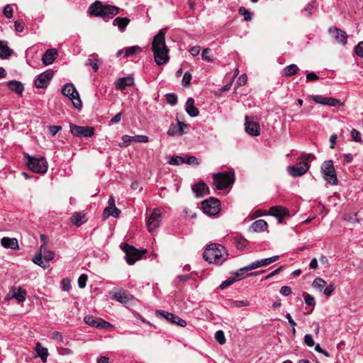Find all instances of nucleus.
<instances>
[{
  "instance_id": "62",
  "label": "nucleus",
  "mask_w": 363,
  "mask_h": 363,
  "mask_svg": "<svg viewBox=\"0 0 363 363\" xmlns=\"http://www.w3.org/2000/svg\"><path fill=\"white\" fill-rule=\"evenodd\" d=\"M60 125H50L49 126L50 133L52 137L55 136L60 130Z\"/></svg>"
},
{
  "instance_id": "43",
  "label": "nucleus",
  "mask_w": 363,
  "mask_h": 363,
  "mask_svg": "<svg viewBox=\"0 0 363 363\" xmlns=\"http://www.w3.org/2000/svg\"><path fill=\"white\" fill-rule=\"evenodd\" d=\"M141 50H142L141 48L138 45H134L132 47L127 48L125 49V52L124 57H128L129 56H132L137 52H140Z\"/></svg>"
},
{
  "instance_id": "59",
  "label": "nucleus",
  "mask_w": 363,
  "mask_h": 363,
  "mask_svg": "<svg viewBox=\"0 0 363 363\" xmlns=\"http://www.w3.org/2000/svg\"><path fill=\"white\" fill-rule=\"evenodd\" d=\"M62 289L65 291H69L71 289L70 281L68 279H63L61 281Z\"/></svg>"
},
{
  "instance_id": "30",
  "label": "nucleus",
  "mask_w": 363,
  "mask_h": 363,
  "mask_svg": "<svg viewBox=\"0 0 363 363\" xmlns=\"http://www.w3.org/2000/svg\"><path fill=\"white\" fill-rule=\"evenodd\" d=\"M186 111L191 117H196L199 115V109L194 106V100L189 98L186 103Z\"/></svg>"
},
{
  "instance_id": "2",
  "label": "nucleus",
  "mask_w": 363,
  "mask_h": 363,
  "mask_svg": "<svg viewBox=\"0 0 363 363\" xmlns=\"http://www.w3.org/2000/svg\"><path fill=\"white\" fill-rule=\"evenodd\" d=\"M120 9L112 5L103 4L100 1H96L91 4L89 9L88 13L93 16L100 17L102 18H112L119 13Z\"/></svg>"
},
{
  "instance_id": "42",
  "label": "nucleus",
  "mask_w": 363,
  "mask_h": 363,
  "mask_svg": "<svg viewBox=\"0 0 363 363\" xmlns=\"http://www.w3.org/2000/svg\"><path fill=\"white\" fill-rule=\"evenodd\" d=\"M239 13L243 16L245 21H250L252 18V13L245 7L239 9Z\"/></svg>"
},
{
  "instance_id": "55",
  "label": "nucleus",
  "mask_w": 363,
  "mask_h": 363,
  "mask_svg": "<svg viewBox=\"0 0 363 363\" xmlns=\"http://www.w3.org/2000/svg\"><path fill=\"white\" fill-rule=\"evenodd\" d=\"M354 52L358 57H363V41L359 42L354 47Z\"/></svg>"
},
{
  "instance_id": "49",
  "label": "nucleus",
  "mask_w": 363,
  "mask_h": 363,
  "mask_svg": "<svg viewBox=\"0 0 363 363\" xmlns=\"http://www.w3.org/2000/svg\"><path fill=\"white\" fill-rule=\"evenodd\" d=\"M165 98L167 102L172 106H174L177 104V96L174 94H167Z\"/></svg>"
},
{
  "instance_id": "47",
  "label": "nucleus",
  "mask_w": 363,
  "mask_h": 363,
  "mask_svg": "<svg viewBox=\"0 0 363 363\" xmlns=\"http://www.w3.org/2000/svg\"><path fill=\"white\" fill-rule=\"evenodd\" d=\"M303 296L304 298L305 303L308 306H313V307L315 306V301L313 296H311V294H309L308 293H304Z\"/></svg>"
},
{
  "instance_id": "28",
  "label": "nucleus",
  "mask_w": 363,
  "mask_h": 363,
  "mask_svg": "<svg viewBox=\"0 0 363 363\" xmlns=\"http://www.w3.org/2000/svg\"><path fill=\"white\" fill-rule=\"evenodd\" d=\"M13 53V50L9 48L7 42L0 40V58L7 59Z\"/></svg>"
},
{
  "instance_id": "12",
  "label": "nucleus",
  "mask_w": 363,
  "mask_h": 363,
  "mask_svg": "<svg viewBox=\"0 0 363 363\" xmlns=\"http://www.w3.org/2000/svg\"><path fill=\"white\" fill-rule=\"evenodd\" d=\"M70 132L75 137L90 138L94 134V128L88 126L69 125Z\"/></svg>"
},
{
  "instance_id": "11",
  "label": "nucleus",
  "mask_w": 363,
  "mask_h": 363,
  "mask_svg": "<svg viewBox=\"0 0 363 363\" xmlns=\"http://www.w3.org/2000/svg\"><path fill=\"white\" fill-rule=\"evenodd\" d=\"M84 322L89 326L99 329H110L113 326L110 323L93 315H86L84 318Z\"/></svg>"
},
{
  "instance_id": "35",
  "label": "nucleus",
  "mask_w": 363,
  "mask_h": 363,
  "mask_svg": "<svg viewBox=\"0 0 363 363\" xmlns=\"http://www.w3.org/2000/svg\"><path fill=\"white\" fill-rule=\"evenodd\" d=\"M121 213V211L114 207H106L103 212V216L104 218H106L109 216H113L114 218H118Z\"/></svg>"
},
{
  "instance_id": "40",
  "label": "nucleus",
  "mask_w": 363,
  "mask_h": 363,
  "mask_svg": "<svg viewBox=\"0 0 363 363\" xmlns=\"http://www.w3.org/2000/svg\"><path fill=\"white\" fill-rule=\"evenodd\" d=\"M167 135L169 136H179L182 135L180 132V128L175 124H171L167 130Z\"/></svg>"
},
{
  "instance_id": "21",
  "label": "nucleus",
  "mask_w": 363,
  "mask_h": 363,
  "mask_svg": "<svg viewBox=\"0 0 363 363\" xmlns=\"http://www.w3.org/2000/svg\"><path fill=\"white\" fill-rule=\"evenodd\" d=\"M279 256L275 255L271 257L264 258L260 260H257L249 264L248 269H257L259 267L267 266L272 262L277 261L279 259Z\"/></svg>"
},
{
  "instance_id": "46",
  "label": "nucleus",
  "mask_w": 363,
  "mask_h": 363,
  "mask_svg": "<svg viewBox=\"0 0 363 363\" xmlns=\"http://www.w3.org/2000/svg\"><path fill=\"white\" fill-rule=\"evenodd\" d=\"M215 339L220 345H223L225 342V337L224 335V332L221 330H218L215 333Z\"/></svg>"
},
{
  "instance_id": "52",
  "label": "nucleus",
  "mask_w": 363,
  "mask_h": 363,
  "mask_svg": "<svg viewBox=\"0 0 363 363\" xmlns=\"http://www.w3.org/2000/svg\"><path fill=\"white\" fill-rule=\"evenodd\" d=\"M3 13L7 18H11L13 17V8L11 5L6 4L3 9Z\"/></svg>"
},
{
  "instance_id": "19",
  "label": "nucleus",
  "mask_w": 363,
  "mask_h": 363,
  "mask_svg": "<svg viewBox=\"0 0 363 363\" xmlns=\"http://www.w3.org/2000/svg\"><path fill=\"white\" fill-rule=\"evenodd\" d=\"M330 33L333 35L336 41L342 45H346L347 42V35L346 32L337 28H330Z\"/></svg>"
},
{
  "instance_id": "58",
  "label": "nucleus",
  "mask_w": 363,
  "mask_h": 363,
  "mask_svg": "<svg viewBox=\"0 0 363 363\" xmlns=\"http://www.w3.org/2000/svg\"><path fill=\"white\" fill-rule=\"evenodd\" d=\"M247 75L245 74H242L238 77V79L236 82V84L238 86H244L247 83Z\"/></svg>"
},
{
  "instance_id": "1",
  "label": "nucleus",
  "mask_w": 363,
  "mask_h": 363,
  "mask_svg": "<svg viewBox=\"0 0 363 363\" xmlns=\"http://www.w3.org/2000/svg\"><path fill=\"white\" fill-rule=\"evenodd\" d=\"M152 50L155 61L157 65H164L169 61V50L165 44V33L163 30H160L158 33L154 37Z\"/></svg>"
},
{
  "instance_id": "26",
  "label": "nucleus",
  "mask_w": 363,
  "mask_h": 363,
  "mask_svg": "<svg viewBox=\"0 0 363 363\" xmlns=\"http://www.w3.org/2000/svg\"><path fill=\"white\" fill-rule=\"evenodd\" d=\"M1 244L4 248H10L11 250H18V242L16 238H9L4 237L1 240Z\"/></svg>"
},
{
  "instance_id": "13",
  "label": "nucleus",
  "mask_w": 363,
  "mask_h": 363,
  "mask_svg": "<svg viewBox=\"0 0 363 363\" xmlns=\"http://www.w3.org/2000/svg\"><path fill=\"white\" fill-rule=\"evenodd\" d=\"M316 104H322V105H328L330 106H341L342 103L339 99L332 98V97H326L321 95H311L308 96Z\"/></svg>"
},
{
  "instance_id": "61",
  "label": "nucleus",
  "mask_w": 363,
  "mask_h": 363,
  "mask_svg": "<svg viewBox=\"0 0 363 363\" xmlns=\"http://www.w3.org/2000/svg\"><path fill=\"white\" fill-rule=\"evenodd\" d=\"M133 140L135 143H147L148 142V137L146 135H135L133 136Z\"/></svg>"
},
{
  "instance_id": "56",
  "label": "nucleus",
  "mask_w": 363,
  "mask_h": 363,
  "mask_svg": "<svg viewBox=\"0 0 363 363\" xmlns=\"http://www.w3.org/2000/svg\"><path fill=\"white\" fill-rule=\"evenodd\" d=\"M184 163L188 164H199V162L198 161V159L194 156H189L186 157H184Z\"/></svg>"
},
{
  "instance_id": "63",
  "label": "nucleus",
  "mask_w": 363,
  "mask_h": 363,
  "mask_svg": "<svg viewBox=\"0 0 363 363\" xmlns=\"http://www.w3.org/2000/svg\"><path fill=\"white\" fill-rule=\"evenodd\" d=\"M304 342L309 347H313L314 345V341L313 339V336L311 334H307L304 337Z\"/></svg>"
},
{
  "instance_id": "23",
  "label": "nucleus",
  "mask_w": 363,
  "mask_h": 363,
  "mask_svg": "<svg viewBox=\"0 0 363 363\" xmlns=\"http://www.w3.org/2000/svg\"><path fill=\"white\" fill-rule=\"evenodd\" d=\"M57 55V51L56 49H48L47 50L42 57V62L45 65H51L55 60Z\"/></svg>"
},
{
  "instance_id": "15",
  "label": "nucleus",
  "mask_w": 363,
  "mask_h": 363,
  "mask_svg": "<svg viewBox=\"0 0 363 363\" xmlns=\"http://www.w3.org/2000/svg\"><path fill=\"white\" fill-rule=\"evenodd\" d=\"M156 313L157 315L166 319L171 323H174L182 327H185L186 325V322L184 320L173 313L164 311H157Z\"/></svg>"
},
{
  "instance_id": "4",
  "label": "nucleus",
  "mask_w": 363,
  "mask_h": 363,
  "mask_svg": "<svg viewBox=\"0 0 363 363\" xmlns=\"http://www.w3.org/2000/svg\"><path fill=\"white\" fill-rule=\"evenodd\" d=\"M213 184L217 189L222 190L226 189L235 182V173L233 171L223 172L213 174Z\"/></svg>"
},
{
  "instance_id": "32",
  "label": "nucleus",
  "mask_w": 363,
  "mask_h": 363,
  "mask_svg": "<svg viewBox=\"0 0 363 363\" xmlns=\"http://www.w3.org/2000/svg\"><path fill=\"white\" fill-rule=\"evenodd\" d=\"M267 228V222L262 219L253 222L250 226V229L256 233L263 232Z\"/></svg>"
},
{
  "instance_id": "34",
  "label": "nucleus",
  "mask_w": 363,
  "mask_h": 363,
  "mask_svg": "<svg viewBox=\"0 0 363 363\" xmlns=\"http://www.w3.org/2000/svg\"><path fill=\"white\" fill-rule=\"evenodd\" d=\"M35 351L41 360L43 362H46L48 356V349L43 347L40 342H37L35 345Z\"/></svg>"
},
{
  "instance_id": "33",
  "label": "nucleus",
  "mask_w": 363,
  "mask_h": 363,
  "mask_svg": "<svg viewBox=\"0 0 363 363\" xmlns=\"http://www.w3.org/2000/svg\"><path fill=\"white\" fill-rule=\"evenodd\" d=\"M248 267H249V264L247 266H245V267L240 269L239 270H238L235 273H234L235 278L238 281H239V280L244 279L245 277H246L247 276H255L257 274V272H252V273H250L245 276V274L246 272L253 269H248Z\"/></svg>"
},
{
  "instance_id": "57",
  "label": "nucleus",
  "mask_w": 363,
  "mask_h": 363,
  "mask_svg": "<svg viewBox=\"0 0 363 363\" xmlns=\"http://www.w3.org/2000/svg\"><path fill=\"white\" fill-rule=\"evenodd\" d=\"M191 74L189 72H186L182 78V85L184 86H187L191 81Z\"/></svg>"
},
{
  "instance_id": "38",
  "label": "nucleus",
  "mask_w": 363,
  "mask_h": 363,
  "mask_svg": "<svg viewBox=\"0 0 363 363\" xmlns=\"http://www.w3.org/2000/svg\"><path fill=\"white\" fill-rule=\"evenodd\" d=\"M298 69H299L297 65L291 64L289 66H286L283 69V75L285 77H291L296 74L298 72Z\"/></svg>"
},
{
  "instance_id": "36",
  "label": "nucleus",
  "mask_w": 363,
  "mask_h": 363,
  "mask_svg": "<svg viewBox=\"0 0 363 363\" xmlns=\"http://www.w3.org/2000/svg\"><path fill=\"white\" fill-rule=\"evenodd\" d=\"M8 86L10 90L13 91L18 94H22V92L24 89L23 85L20 82L15 81V80L10 81L9 82Z\"/></svg>"
},
{
  "instance_id": "51",
  "label": "nucleus",
  "mask_w": 363,
  "mask_h": 363,
  "mask_svg": "<svg viewBox=\"0 0 363 363\" xmlns=\"http://www.w3.org/2000/svg\"><path fill=\"white\" fill-rule=\"evenodd\" d=\"M52 339L57 342L59 345H62L64 344V340L62 334L57 331H55L52 334Z\"/></svg>"
},
{
  "instance_id": "64",
  "label": "nucleus",
  "mask_w": 363,
  "mask_h": 363,
  "mask_svg": "<svg viewBox=\"0 0 363 363\" xmlns=\"http://www.w3.org/2000/svg\"><path fill=\"white\" fill-rule=\"evenodd\" d=\"M280 293L285 296L290 295L292 293L291 287L288 286H284L280 289Z\"/></svg>"
},
{
  "instance_id": "7",
  "label": "nucleus",
  "mask_w": 363,
  "mask_h": 363,
  "mask_svg": "<svg viewBox=\"0 0 363 363\" xmlns=\"http://www.w3.org/2000/svg\"><path fill=\"white\" fill-rule=\"evenodd\" d=\"M321 173L324 179L330 184L336 185L338 183L335 169L332 160L325 161L321 165Z\"/></svg>"
},
{
  "instance_id": "17",
  "label": "nucleus",
  "mask_w": 363,
  "mask_h": 363,
  "mask_svg": "<svg viewBox=\"0 0 363 363\" xmlns=\"http://www.w3.org/2000/svg\"><path fill=\"white\" fill-rule=\"evenodd\" d=\"M245 131L252 136H258L260 135L259 124L255 121H250L248 116H245Z\"/></svg>"
},
{
  "instance_id": "6",
  "label": "nucleus",
  "mask_w": 363,
  "mask_h": 363,
  "mask_svg": "<svg viewBox=\"0 0 363 363\" xmlns=\"http://www.w3.org/2000/svg\"><path fill=\"white\" fill-rule=\"evenodd\" d=\"M62 94L71 100L74 107L81 109L82 106V101L78 91L72 83L65 84L62 88Z\"/></svg>"
},
{
  "instance_id": "48",
  "label": "nucleus",
  "mask_w": 363,
  "mask_h": 363,
  "mask_svg": "<svg viewBox=\"0 0 363 363\" xmlns=\"http://www.w3.org/2000/svg\"><path fill=\"white\" fill-rule=\"evenodd\" d=\"M211 49L210 48H204L201 53L202 60L206 62H212L213 58L211 55Z\"/></svg>"
},
{
  "instance_id": "9",
  "label": "nucleus",
  "mask_w": 363,
  "mask_h": 363,
  "mask_svg": "<svg viewBox=\"0 0 363 363\" xmlns=\"http://www.w3.org/2000/svg\"><path fill=\"white\" fill-rule=\"evenodd\" d=\"M201 208L205 214L215 216L220 211V201L214 197H211L201 202Z\"/></svg>"
},
{
  "instance_id": "45",
  "label": "nucleus",
  "mask_w": 363,
  "mask_h": 363,
  "mask_svg": "<svg viewBox=\"0 0 363 363\" xmlns=\"http://www.w3.org/2000/svg\"><path fill=\"white\" fill-rule=\"evenodd\" d=\"M169 163L172 165H180L184 164V157L181 156H173Z\"/></svg>"
},
{
  "instance_id": "25",
  "label": "nucleus",
  "mask_w": 363,
  "mask_h": 363,
  "mask_svg": "<svg viewBox=\"0 0 363 363\" xmlns=\"http://www.w3.org/2000/svg\"><path fill=\"white\" fill-rule=\"evenodd\" d=\"M134 84L133 78L130 77H121L115 82L117 89L123 90L126 86H132Z\"/></svg>"
},
{
  "instance_id": "18",
  "label": "nucleus",
  "mask_w": 363,
  "mask_h": 363,
  "mask_svg": "<svg viewBox=\"0 0 363 363\" xmlns=\"http://www.w3.org/2000/svg\"><path fill=\"white\" fill-rule=\"evenodd\" d=\"M147 252V251H125V255L124 258L128 264L133 265L137 260L140 259Z\"/></svg>"
},
{
  "instance_id": "27",
  "label": "nucleus",
  "mask_w": 363,
  "mask_h": 363,
  "mask_svg": "<svg viewBox=\"0 0 363 363\" xmlns=\"http://www.w3.org/2000/svg\"><path fill=\"white\" fill-rule=\"evenodd\" d=\"M269 213L270 215L275 216L281 220L288 214V211L282 206H276L269 208Z\"/></svg>"
},
{
  "instance_id": "16",
  "label": "nucleus",
  "mask_w": 363,
  "mask_h": 363,
  "mask_svg": "<svg viewBox=\"0 0 363 363\" xmlns=\"http://www.w3.org/2000/svg\"><path fill=\"white\" fill-rule=\"evenodd\" d=\"M52 77L53 72L50 69L41 73L35 80V86L40 89L47 87Z\"/></svg>"
},
{
  "instance_id": "37",
  "label": "nucleus",
  "mask_w": 363,
  "mask_h": 363,
  "mask_svg": "<svg viewBox=\"0 0 363 363\" xmlns=\"http://www.w3.org/2000/svg\"><path fill=\"white\" fill-rule=\"evenodd\" d=\"M85 221V216L80 213H74L71 217V222L77 226H80Z\"/></svg>"
},
{
  "instance_id": "22",
  "label": "nucleus",
  "mask_w": 363,
  "mask_h": 363,
  "mask_svg": "<svg viewBox=\"0 0 363 363\" xmlns=\"http://www.w3.org/2000/svg\"><path fill=\"white\" fill-rule=\"evenodd\" d=\"M113 298L121 303H128L134 298L130 294L123 289H121L116 292Z\"/></svg>"
},
{
  "instance_id": "14",
  "label": "nucleus",
  "mask_w": 363,
  "mask_h": 363,
  "mask_svg": "<svg viewBox=\"0 0 363 363\" xmlns=\"http://www.w3.org/2000/svg\"><path fill=\"white\" fill-rule=\"evenodd\" d=\"M161 223V213L157 209H155L147 218L146 225L150 232H152L157 228Z\"/></svg>"
},
{
  "instance_id": "20",
  "label": "nucleus",
  "mask_w": 363,
  "mask_h": 363,
  "mask_svg": "<svg viewBox=\"0 0 363 363\" xmlns=\"http://www.w3.org/2000/svg\"><path fill=\"white\" fill-rule=\"evenodd\" d=\"M191 189L196 197H203L209 193L208 186L203 182L195 184Z\"/></svg>"
},
{
  "instance_id": "24",
  "label": "nucleus",
  "mask_w": 363,
  "mask_h": 363,
  "mask_svg": "<svg viewBox=\"0 0 363 363\" xmlns=\"http://www.w3.org/2000/svg\"><path fill=\"white\" fill-rule=\"evenodd\" d=\"M11 296L19 303L26 300V291L21 286H13L11 289Z\"/></svg>"
},
{
  "instance_id": "10",
  "label": "nucleus",
  "mask_w": 363,
  "mask_h": 363,
  "mask_svg": "<svg viewBox=\"0 0 363 363\" xmlns=\"http://www.w3.org/2000/svg\"><path fill=\"white\" fill-rule=\"evenodd\" d=\"M203 257L210 264H221L227 258V251H203Z\"/></svg>"
},
{
  "instance_id": "31",
  "label": "nucleus",
  "mask_w": 363,
  "mask_h": 363,
  "mask_svg": "<svg viewBox=\"0 0 363 363\" xmlns=\"http://www.w3.org/2000/svg\"><path fill=\"white\" fill-rule=\"evenodd\" d=\"M96 54H91L85 62V65L91 66L94 72H97L99 65L102 63L101 60L96 58Z\"/></svg>"
},
{
  "instance_id": "3",
  "label": "nucleus",
  "mask_w": 363,
  "mask_h": 363,
  "mask_svg": "<svg viewBox=\"0 0 363 363\" xmlns=\"http://www.w3.org/2000/svg\"><path fill=\"white\" fill-rule=\"evenodd\" d=\"M24 157L27 159L26 164L33 172L44 174L48 171V164L43 157H31L28 153H24Z\"/></svg>"
},
{
  "instance_id": "44",
  "label": "nucleus",
  "mask_w": 363,
  "mask_h": 363,
  "mask_svg": "<svg viewBox=\"0 0 363 363\" xmlns=\"http://www.w3.org/2000/svg\"><path fill=\"white\" fill-rule=\"evenodd\" d=\"M121 140L123 143L120 144V147H126L129 146L131 143L134 142L133 136H130L128 135H124L122 136Z\"/></svg>"
},
{
  "instance_id": "50",
  "label": "nucleus",
  "mask_w": 363,
  "mask_h": 363,
  "mask_svg": "<svg viewBox=\"0 0 363 363\" xmlns=\"http://www.w3.org/2000/svg\"><path fill=\"white\" fill-rule=\"evenodd\" d=\"M350 135L354 141H355L357 143H363L362 138H361V133L357 130L352 129L350 132Z\"/></svg>"
},
{
  "instance_id": "5",
  "label": "nucleus",
  "mask_w": 363,
  "mask_h": 363,
  "mask_svg": "<svg viewBox=\"0 0 363 363\" xmlns=\"http://www.w3.org/2000/svg\"><path fill=\"white\" fill-rule=\"evenodd\" d=\"M310 157L313 159L315 158V157L312 154L302 156L301 158L302 160L301 162L287 167L288 173L293 177H298L303 175L310 168V164L308 162Z\"/></svg>"
},
{
  "instance_id": "60",
  "label": "nucleus",
  "mask_w": 363,
  "mask_h": 363,
  "mask_svg": "<svg viewBox=\"0 0 363 363\" xmlns=\"http://www.w3.org/2000/svg\"><path fill=\"white\" fill-rule=\"evenodd\" d=\"M335 289V286L334 284H330L325 288L323 293L326 296H330Z\"/></svg>"
},
{
  "instance_id": "8",
  "label": "nucleus",
  "mask_w": 363,
  "mask_h": 363,
  "mask_svg": "<svg viewBox=\"0 0 363 363\" xmlns=\"http://www.w3.org/2000/svg\"><path fill=\"white\" fill-rule=\"evenodd\" d=\"M54 257V251H38L35 255L32 258V261L43 269H47L50 267V262L52 260Z\"/></svg>"
},
{
  "instance_id": "53",
  "label": "nucleus",
  "mask_w": 363,
  "mask_h": 363,
  "mask_svg": "<svg viewBox=\"0 0 363 363\" xmlns=\"http://www.w3.org/2000/svg\"><path fill=\"white\" fill-rule=\"evenodd\" d=\"M238 280L234 277H232V278H229L228 279H226L225 281H224L220 285V289H224L225 288H227L228 286L232 285L234 282L237 281Z\"/></svg>"
},
{
  "instance_id": "54",
  "label": "nucleus",
  "mask_w": 363,
  "mask_h": 363,
  "mask_svg": "<svg viewBox=\"0 0 363 363\" xmlns=\"http://www.w3.org/2000/svg\"><path fill=\"white\" fill-rule=\"evenodd\" d=\"M87 278V275L85 274L80 275L78 279V286L80 289H84L86 286Z\"/></svg>"
},
{
  "instance_id": "39",
  "label": "nucleus",
  "mask_w": 363,
  "mask_h": 363,
  "mask_svg": "<svg viewBox=\"0 0 363 363\" xmlns=\"http://www.w3.org/2000/svg\"><path fill=\"white\" fill-rule=\"evenodd\" d=\"M233 242L235 245L237 250H242L248 245V241L242 237H235L233 239Z\"/></svg>"
},
{
  "instance_id": "29",
  "label": "nucleus",
  "mask_w": 363,
  "mask_h": 363,
  "mask_svg": "<svg viewBox=\"0 0 363 363\" xmlns=\"http://www.w3.org/2000/svg\"><path fill=\"white\" fill-rule=\"evenodd\" d=\"M130 20L127 17H117L113 21V26H117L121 32H123Z\"/></svg>"
},
{
  "instance_id": "41",
  "label": "nucleus",
  "mask_w": 363,
  "mask_h": 363,
  "mask_svg": "<svg viewBox=\"0 0 363 363\" xmlns=\"http://www.w3.org/2000/svg\"><path fill=\"white\" fill-rule=\"evenodd\" d=\"M313 288L320 290V291L326 286V282L321 278H315L312 284Z\"/></svg>"
}]
</instances>
